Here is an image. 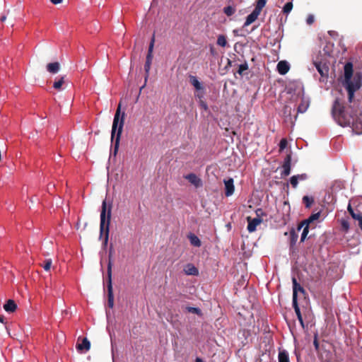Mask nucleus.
<instances>
[{
    "label": "nucleus",
    "instance_id": "obj_1",
    "mask_svg": "<svg viewBox=\"0 0 362 362\" xmlns=\"http://www.w3.org/2000/svg\"><path fill=\"white\" fill-rule=\"evenodd\" d=\"M344 71V78L342 84L348 92L349 102L351 103L355 92L359 90L362 86V73L357 71L354 74L353 64L351 62L346 63Z\"/></svg>",
    "mask_w": 362,
    "mask_h": 362
},
{
    "label": "nucleus",
    "instance_id": "obj_2",
    "mask_svg": "<svg viewBox=\"0 0 362 362\" xmlns=\"http://www.w3.org/2000/svg\"><path fill=\"white\" fill-rule=\"evenodd\" d=\"M120 105H119L115 115L111 132V139L114 141V154L116 155L119 148L121 134L124 126V113L120 116Z\"/></svg>",
    "mask_w": 362,
    "mask_h": 362
},
{
    "label": "nucleus",
    "instance_id": "obj_3",
    "mask_svg": "<svg viewBox=\"0 0 362 362\" xmlns=\"http://www.w3.org/2000/svg\"><path fill=\"white\" fill-rule=\"evenodd\" d=\"M112 205L109 204L107 205L106 200L105 199L102 203V209L100 213V237L104 234V246L107 245L109 238V226L111 218Z\"/></svg>",
    "mask_w": 362,
    "mask_h": 362
},
{
    "label": "nucleus",
    "instance_id": "obj_4",
    "mask_svg": "<svg viewBox=\"0 0 362 362\" xmlns=\"http://www.w3.org/2000/svg\"><path fill=\"white\" fill-rule=\"evenodd\" d=\"M332 113L337 122L341 126H346L349 125L351 123V117L347 116L345 112V107L344 104L341 102L340 99L337 98L333 104Z\"/></svg>",
    "mask_w": 362,
    "mask_h": 362
},
{
    "label": "nucleus",
    "instance_id": "obj_5",
    "mask_svg": "<svg viewBox=\"0 0 362 362\" xmlns=\"http://www.w3.org/2000/svg\"><path fill=\"white\" fill-rule=\"evenodd\" d=\"M107 296H108V305L110 308H112L114 305V295L112 291V284L111 279V263H110L108 269H107Z\"/></svg>",
    "mask_w": 362,
    "mask_h": 362
},
{
    "label": "nucleus",
    "instance_id": "obj_6",
    "mask_svg": "<svg viewBox=\"0 0 362 362\" xmlns=\"http://www.w3.org/2000/svg\"><path fill=\"white\" fill-rule=\"evenodd\" d=\"M293 307L294 308L295 313L296 314L297 318L302 327L303 329H305V324L303 322V319L300 313V308L298 304V300H296V294L293 293V300H292Z\"/></svg>",
    "mask_w": 362,
    "mask_h": 362
},
{
    "label": "nucleus",
    "instance_id": "obj_7",
    "mask_svg": "<svg viewBox=\"0 0 362 362\" xmlns=\"http://www.w3.org/2000/svg\"><path fill=\"white\" fill-rule=\"evenodd\" d=\"M351 127L353 132L356 134H362V117H356L351 119Z\"/></svg>",
    "mask_w": 362,
    "mask_h": 362
},
{
    "label": "nucleus",
    "instance_id": "obj_8",
    "mask_svg": "<svg viewBox=\"0 0 362 362\" xmlns=\"http://www.w3.org/2000/svg\"><path fill=\"white\" fill-rule=\"evenodd\" d=\"M225 185V194L230 197L234 193L235 187L233 179L230 177L223 180Z\"/></svg>",
    "mask_w": 362,
    "mask_h": 362
},
{
    "label": "nucleus",
    "instance_id": "obj_9",
    "mask_svg": "<svg viewBox=\"0 0 362 362\" xmlns=\"http://www.w3.org/2000/svg\"><path fill=\"white\" fill-rule=\"evenodd\" d=\"M291 156L288 154L284 159V164L282 165V172L281 175L282 177L288 176L291 173Z\"/></svg>",
    "mask_w": 362,
    "mask_h": 362
},
{
    "label": "nucleus",
    "instance_id": "obj_10",
    "mask_svg": "<svg viewBox=\"0 0 362 362\" xmlns=\"http://www.w3.org/2000/svg\"><path fill=\"white\" fill-rule=\"evenodd\" d=\"M320 213L317 212L315 214H313L311 216H309L308 218L303 220L301 221L297 226V230L300 231L304 225H309L313 223L314 221L317 220L320 218Z\"/></svg>",
    "mask_w": 362,
    "mask_h": 362
},
{
    "label": "nucleus",
    "instance_id": "obj_11",
    "mask_svg": "<svg viewBox=\"0 0 362 362\" xmlns=\"http://www.w3.org/2000/svg\"><path fill=\"white\" fill-rule=\"evenodd\" d=\"M247 220L248 222L247 229L249 233L255 231L257 226L262 222L261 218L258 217L252 218L251 217L248 216Z\"/></svg>",
    "mask_w": 362,
    "mask_h": 362
},
{
    "label": "nucleus",
    "instance_id": "obj_12",
    "mask_svg": "<svg viewBox=\"0 0 362 362\" xmlns=\"http://www.w3.org/2000/svg\"><path fill=\"white\" fill-rule=\"evenodd\" d=\"M290 64L286 60L280 61L276 66V70L281 75H285L290 70Z\"/></svg>",
    "mask_w": 362,
    "mask_h": 362
},
{
    "label": "nucleus",
    "instance_id": "obj_13",
    "mask_svg": "<svg viewBox=\"0 0 362 362\" xmlns=\"http://www.w3.org/2000/svg\"><path fill=\"white\" fill-rule=\"evenodd\" d=\"M152 59H153V55H150V54H147V55H146V63H145V65H144V70H145V73H146V76H145V83H144V84L141 87V90L142 88H144V87L146 86V83L147 79H148V76H149V72H150V69H151V63H152Z\"/></svg>",
    "mask_w": 362,
    "mask_h": 362
},
{
    "label": "nucleus",
    "instance_id": "obj_14",
    "mask_svg": "<svg viewBox=\"0 0 362 362\" xmlns=\"http://www.w3.org/2000/svg\"><path fill=\"white\" fill-rule=\"evenodd\" d=\"M259 13L260 12L255 8L252 12L247 16L246 21L244 23V27H247L255 22Z\"/></svg>",
    "mask_w": 362,
    "mask_h": 362
},
{
    "label": "nucleus",
    "instance_id": "obj_15",
    "mask_svg": "<svg viewBox=\"0 0 362 362\" xmlns=\"http://www.w3.org/2000/svg\"><path fill=\"white\" fill-rule=\"evenodd\" d=\"M298 232L297 228H291L289 232V245L291 248H293L298 238Z\"/></svg>",
    "mask_w": 362,
    "mask_h": 362
},
{
    "label": "nucleus",
    "instance_id": "obj_16",
    "mask_svg": "<svg viewBox=\"0 0 362 362\" xmlns=\"http://www.w3.org/2000/svg\"><path fill=\"white\" fill-rule=\"evenodd\" d=\"M348 211H349L350 215L351 216V217L354 219L357 220L358 221V226L361 228V230H362V212L358 211V213H355L353 209L351 208V205H349Z\"/></svg>",
    "mask_w": 362,
    "mask_h": 362
},
{
    "label": "nucleus",
    "instance_id": "obj_17",
    "mask_svg": "<svg viewBox=\"0 0 362 362\" xmlns=\"http://www.w3.org/2000/svg\"><path fill=\"white\" fill-rule=\"evenodd\" d=\"M90 348V343L87 338H84L81 343L76 344V349L78 351H88Z\"/></svg>",
    "mask_w": 362,
    "mask_h": 362
},
{
    "label": "nucleus",
    "instance_id": "obj_18",
    "mask_svg": "<svg viewBox=\"0 0 362 362\" xmlns=\"http://www.w3.org/2000/svg\"><path fill=\"white\" fill-rule=\"evenodd\" d=\"M186 179L195 187H199L202 185V180L195 174L190 173L187 175Z\"/></svg>",
    "mask_w": 362,
    "mask_h": 362
},
{
    "label": "nucleus",
    "instance_id": "obj_19",
    "mask_svg": "<svg viewBox=\"0 0 362 362\" xmlns=\"http://www.w3.org/2000/svg\"><path fill=\"white\" fill-rule=\"evenodd\" d=\"M184 272L187 275L197 276L199 274L198 269L192 264H187L184 269Z\"/></svg>",
    "mask_w": 362,
    "mask_h": 362
},
{
    "label": "nucleus",
    "instance_id": "obj_20",
    "mask_svg": "<svg viewBox=\"0 0 362 362\" xmlns=\"http://www.w3.org/2000/svg\"><path fill=\"white\" fill-rule=\"evenodd\" d=\"M47 70L51 74H57L60 70V64L59 62L49 63L47 65Z\"/></svg>",
    "mask_w": 362,
    "mask_h": 362
},
{
    "label": "nucleus",
    "instance_id": "obj_21",
    "mask_svg": "<svg viewBox=\"0 0 362 362\" xmlns=\"http://www.w3.org/2000/svg\"><path fill=\"white\" fill-rule=\"evenodd\" d=\"M17 305L14 300H8L6 303L4 305V310L8 313H13L16 310Z\"/></svg>",
    "mask_w": 362,
    "mask_h": 362
},
{
    "label": "nucleus",
    "instance_id": "obj_22",
    "mask_svg": "<svg viewBox=\"0 0 362 362\" xmlns=\"http://www.w3.org/2000/svg\"><path fill=\"white\" fill-rule=\"evenodd\" d=\"M190 82L192 85L197 90H203L204 87L202 84L199 81L197 78L194 76H190Z\"/></svg>",
    "mask_w": 362,
    "mask_h": 362
},
{
    "label": "nucleus",
    "instance_id": "obj_23",
    "mask_svg": "<svg viewBox=\"0 0 362 362\" xmlns=\"http://www.w3.org/2000/svg\"><path fill=\"white\" fill-rule=\"evenodd\" d=\"M309 107V102L305 100L304 98L302 99L301 103L299 104L297 112L298 113H304Z\"/></svg>",
    "mask_w": 362,
    "mask_h": 362
},
{
    "label": "nucleus",
    "instance_id": "obj_24",
    "mask_svg": "<svg viewBox=\"0 0 362 362\" xmlns=\"http://www.w3.org/2000/svg\"><path fill=\"white\" fill-rule=\"evenodd\" d=\"M65 82V76H61L59 78H57L53 83V88L58 90H62V85Z\"/></svg>",
    "mask_w": 362,
    "mask_h": 362
},
{
    "label": "nucleus",
    "instance_id": "obj_25",
    "mask_svg": "<svg viewBox=\"0 0 362 362\" xmlns=\"http://www.w3.org/2000/svg\"><path fill=\"white\" fill-rule=\"evenodd\" d=\"M298 291L303 293H305L303 288L297 282L295 278H293V294L296 293L297 296Z\"/></svg>",
    "mask_w": 362,
    "mask_h": 362
},
{
    "label": "nucleus",
    "instance_id": "obj_26",
    "mask_svg": "<svg viewBox=\"0 0 362 362\" xmlns=\"http://www.w3.org/2000/svg\"><path fill=\"white\" fill-rule=\"evenodd\" d=\"M279 362H289L288 354L286 351H281L279 352Z\"/></svg>",
    "mask_w": 362,
    "mask_h": 362
},
{
    "label": "nucleus",
    "instance_id": "obj_27",
    "mask_svg": "<svg viewBox=\"0 0 362 362\" xmlns=\"http://www.w3.org/2000/svg\"><path fill=\"white\" fill-rule=\"evenodd\" d=\"M316 69L317 71L322 76L327 75L328 68L325 66H322L320 64H315Z\"/></svg>",
    "mask_w": 362,
    "mask_h": 362
},
{
    "label": "nucleus",
    "instance_id": "obj_28",
    "mask_svg": "<svg viewBox=\"0 0 362 362\" xmlns=\"http://www.w3.org/2000/svg\"><path fill=\"white\" fill-rule=\"evenodd\" d=\"M189 240L192 245L196 247H199L201 245V241L199 238L194 235H191L189 236Z\"/></svg>",
    "mask_w": 362,
    "mask_h": 362
},
{
    "label": "nucleus",
    "instance_id": "obj_29",
    "mask_svg": "<svg viewBox=\"0 0 362 362\" xmlns=\"http://www.w3.org/2000/svg\"><path fill=\"white\" fill-rule=\"evenodd\" d=\"M303 202L306 208H310L312 204L314 202V200L312 197L304 196L303 198Z\"/></svg>",
    "mask_w": 362,
    "mask_h": 362
},
{
    "label": "nucleus",
    "instance_id": "obj_30",
    "mask_svg": "<svg viewBox=\"0 0 362 362\" xmlns=\"http://www.w3.org/2000/svg\"><path fill=\"white\" fill-rule=\"evenodd\" d=\"M223 12L226 16H230L235 13V9L231 6H228L223 8Z\"/></svg>",
    "mask_w": 362,
    "mask_h": 362
},
{
    "label": "nucleus",
    "instance_id": "obj_31",
    "mask_svg": "<svg viewBox=\"0 0 362 362\" xmlns=\"http://www.w3.org/2000/svg\"><path fill=\"white\" fill-rule=\"evenodd\" d=\"M203 95H204V93H203V92H202V93H198L196 95V96H197V97H198V98H199V100H199V105H200V106H201L204 110H206L208 109V105H207V104H206L204 101H203V100H202V98H203Z\"/></svg>",
    "mask_w": 362,
    "mask_h": 362
},
{
    "label": "nucleus",
    "instance_id": "obj_32",
    "mask_svg": "<svg viewBox=\"0 0 362 362\" xmlns=\"http://www.w3.org/2000/svg\"><path fill=\"white\" fill-rule=\"evenodd\" d=\"M303 233L301 234L300 242H304L309 232V225H304L303 227Z\"/></svg>",
    "mask_w": 362,
    "mask_h": 362
},
{
    "label": "nucleus",
    "instance_id": "obj_33",
    "mask_svg": "<svg viewBox=\"0 0 362 362\" xmlns=\"http://www.w3.org/2000/svg\"><path fill=\"white\" fill-rule=\"evenodd\" d=\"M217 44L219 46L225 47L227 44L226 38L224 35H219L217 39Z\"/></svg>",
    "mask_w": 362,
    "mask_h": 362
},
{
    "label": "nucleus",
    "instance_id": "obj_34",
    "mask_svg": "<svg viewBox=\"0 0 362 362\" xmlns=\"http://www.w3.org/2000/svg\"><path fill=\"white\" fill-rule=\"evenodd\" d=\"M248 69V65L247 63L241 64L239 65L238 73L240 75H243L244 72Z\"/></svg>",
    "mask_w": 362,
    "mask_h": 362
},
{
    "label": "nucleus",
    "instance_id": "obj_35",
    "mask_svg": "<svg viewBox=\"0 0 362 362\" xmlns=\"http://www.w3.org/2000/svg\"><path fill=\"white\" fill-rule=\"evenodd\" d=\"M292 8H293L292 2H291V1L287 2L283 7V12L284 13L288 14L292 10Z\"/></svg>",
    "mask_w": 362,
    "mask_h": 362
},
{
    "label": "nucleus",
    "instance_id": "obj_36",
    "mask_svg": "<svg viewBox=\"0 0 362 362\" xmlns=\"http://www.w3.org/2000/svg\"><path fill=\"white\" fill-rule=\"evenodd\" d=\"M266 1L265 0H257L255 9L258 11L261 12L262 8L265 6Z\"/></svg>",
    "mask_w": 362,
    "mask_h": 362
},
{
    "label": "nucleus",
    "instance_id": "obj_37",
    "mask_svg": "<svg viewBox=\"0 0 362 362\" xmlns=\"http://www.w3.org/2000/svg\"><path fill=\"white\" fill-rule=\"evenodd\" d=\"M154 42H155V37L153 35L152 39H151V42L149 44L148 49V54H147L153 55V47H154Z\"/></svg>",
    "mask_w": 362,
    "mask_h": 362
},
{
    "label": "nucleus",
    "instance_id": "obj_38",
    "mask_svg": "<svg viewBox=\"0 0 362 362\" xmlns=\"http://www.w3.org/2000/svg\"><path fill=\"white\" fill-rule=\"evenodd\" d=\"M52 263V262L51 259H45V264L42 266L43 269L47 272L49 271L51 268Z\"/></svg>",
    "mask_w": 362,
    "mask_h": 362
},
{
    "label": "nucleus",
    "instance_id": "obj_39",
    "mask_svg": "<svg viewBox=\"0 0 362 362\" xmlns=\"http://www.w3.org/2000/svg\"><path fill=\"white\" fill-rule=\"evenodd\" d=\"M290 182L292 185L293 187L296 188L298 184V175H293L290 179Z\"/></svg>",
    "mask_w": 362,
    "mask_h": 362
},
{
    "label": "nucleus",
    "instance_id": "obj_40",
    "mask_svg": "<svg viewBox=\"0 0 362 362\" xmlns=\"http://www.w3.org/2000/svg\"><path fill=\"white\" fill-rule=\"evenodd\" d=\"M287 144L288 141L286 139H282L279 143V151H282L287 146Z\"/></svg>",
    "mask_w": 362,
    "mask_h": 362
},
{
    "label": "nucleus",
    "instance_id": "obj_41",
    "mask_svg": "<svg viewBox=\"0 0 362 362\" xmlns=\"http://www.w3.org/2000/svg\"><path fill=\"white\" fill-rule=\"evenodd\" d=\"M187 310H188V312L192 313H194V314H197V315H199L201 313V310L198 308L187 307Z\"/></svg>",
    "mask_w": 362,
    "mask_h": 362
},
{
    "label": "nucleus",
    "instance_id": "obj_42",
    "mask_svg": "<svg viewBox=\"0 0 362 362\" xmlns=\"http://www.w3.org/2000/svg\"><path fill=\"white\" fill-rule=\"evenodd\" d=\"M313 345L315 346V350L318 351L320 348V344L317 339V333H315L314 335Z\"/></svg>",
    "mask_w": 362,
    "mask_h": 362
},
{
    "label": "nucleus",
    "instance_id": "obj_43",
    "mask_svg": "<svg viewBox=\"0 0 362 362\" xmlns=\"http://www.w3.org/2000/svg\"><path fill=\"white\" fill-rule=\"evenodd\" d=\"M108 264L107 267H109L110 263H111V268L112 267V247H111L110 252H109V257H108Z\"/></svg>",
    "mask_w": 362,
    "mask_h": 362
},
{
    "label": "nucleus",
    "instance_id": "obj_44",
    "mask_svg": "<svg viewBox=\"0 0 362 362\" xmlns=\"http://www.w3.org/2000/svg\"><path fill=\"white\" fill-rule=\"evenodd\" d=\"M341 227L344 230L347 231L349 228V223L346 221H342L341 222Z\"/></svg>",
    "mask_w": 362,
    "mask_h": 362
},
{
    "label": "nucleus",
    "instance_id": "obj_45",
    "mask_svg": "<svg viewBox=\"0 0 362 362\" xmlns=\"http://www.w3.org/2000/svg\"><path fill=\"white\" fill-rule=\"evenodd\" d=\"M314 21H315V18L313 15H309L306 19V22L308 25L313 24Z\"/></svg>",
    "mask_w": 362,
    "mask_h": 362
},
{
    "label": "nucleus",
    "instance_id": "obj_46",
    "mask_svg": "<svg viewBox=\"0 0 362 362\" xmlns=\"http://www.w3.org/2000/svg\"><path fill=\"white\" fill-rule=\"evenodd\" d=\"M284 114H287L288 115L290 116L291 115V107L288 105H286L284 107Z\"/></svg>",
    "mask_w": 362,
    "mask_h": 362
},
{
    "label": "nucleus",
    "instance_id": "obj_47",
    "mask_svg": "<svg viewBox=\"0 0 362 362\" xmlns=\"http://www.w3.org/2000/svg\"><path fill=\"white\" fill-rule=\"evenodd\" d=\"M298 180H304L307 179L308 176L306 174H301V175H298Z\"/></svg>",
    "mask_w": 362,
    "mask_h": 362
},
{
    "label": "nucleus",
    "instance_id": "obj_48",
    "mask_svg": "<svg viewBox=\"0 0 362 362\" xmlns=\"http://www.w3.org/2000/svg\"><path fill=\"white\" fill-rule=\"evenodd\" d=\"M63 0H50V1L53 4H59L60 3L62 2Z\"/></svg>",
    "mask_w": 362,
    "mask_h": 362
},
{
    "label": "nucleus",
    "instance_id": "obj_49",
    "mask_svg": "<svg viewBox=\"0 0 362 362\" xmlns=\"http://www.w3.org/2000/svg\"><path fill=\"white\" fill-rule=\"evenodd\" d=\"M275 55L276 57V59H273V62L279 59V56L276 50L273 49V56Z\"/></svg>",
    "mask_w": 362,
    "mask_h": 362
},
{
    "label": "nucleus",
    "instance_id": "obj_50",
    "mask_svg": "<svg viewBox=\"0 0 362 362\" xmlns=\"http://www.w3.org/2000/svg\"><path fill=\"white\" fill-rule=\"evenodd\" d=\"M6 16L4 15L1 17L0 20L1 22H4L6 21Z\"/></svg>",
    "mask_w": 362,
    "mask_h": 362
},
{
    "label": "nucleus",
    "instance_id": "obj_51",
    "mask_svg": "<svg viewBox=\"0 0 362 362\" xmlns=\"http://www.w3.org/2000/svg\"><path fill=\"white\" fill-rule=\"evenodd\" d=\"M0 322L4 323V317L2 315H0Z\"/></svg>",
    "mask_w": 362,
    "mask_h": 362
},
{
    "label": "nucleus",
    "instance_id": "obj_52",
    "mask_svg": "<svg viewBox=\"0 0 362 362\" xmlns=\"http://www.w3.org/2000/svg\"><path fill=\"white\" fill-rule=\"evenodd\" d=\"M195 362H204L202 358H197Z\"/></svg>",
    "mask_w": 362,
    "mask_h": 362
},
{
    "label": "nucleus",
    "instance_id": "obj_53",
    "mask_svg": "<svg viewBox=\"0 0 362 362\" xmlns=\"http://www.w3.org/2000/svg\"><path fill=\"white\" fill-rule=\"evenodd\" d=\"M30 202H31L32 203H34V202H35V200H34V198H33V197H32V198L30 199Z\"/></svg>",
    "mask_w": 362,
    "mask_h": 362
},
{
    "label": "nucleus",
    "instance_id": "obj_54",
    "mask_svg": "<svg viewBox=\"0 0 362 362\" xmlns=\"http://www.w3.org/2000/svg\"><path fill=\"white\" fill-rule=\"evenodd\" d=\"M280 47H281V46H280L279 42L278 41V45H277V47H278V49H280Z\"/></svg>",
    "mask_w": 362,
    "mask_h": 362
},
{
    "label": "nucleus",
    "instance_id": "obj_55",
    "mask_svg": "<svg viewBox=\"0 0 362 362\" xmlns=\"http://www.w3.org/2000/svg\"><path fill=\"white\" fill-rule=\"evenodd\" d=\"M275 45H276V42H273L272 46L274 47Z\"/></svg>",
    "mask_w": 362,
    "mask_h": 362
}]
</instances>
